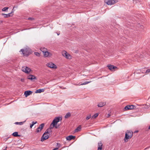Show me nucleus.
Listing matches in <instances>:
<instances>
[{
	"mask_svg": "<svg viewBox=\"0 0 150 150\" xmlns=\"http://www.w3.org/2000/svg\"><path fill=\"white\" fill-rule=\"evenodd\" d=\"M21 51L22 52L23 55L25 56H28L30 53V49L29 48L22 49Z\"/></svg>",
	"mask_w": 150,
	"mask_h": 150,
	"instance_id": "f257e3e1",
	"label": "nucleus"
},
{
	"mask_svg": "<svg viewBox=\"0 0 150 150\" xmlns=\"http://www.w3.org/2000/svg\"><path fill=\"white\" fill-rule=\"evenodd\" d=\"M118 0H105V2L108 5H112L116 3Z\"/></svg>",
	"mask_w": 150,
	"mask_h": 150,
	"instance_id": "f03ea898",
	"label": "nucleus"
},
{
	"mask_svg": "<svg viewBox=\"0 0 150 150\" xmlns=\"http://www.w3.org/2000/svg\"><path fill=\"white\" fill-rule=\"evenodd\" d=\"M60 117H56L53 120L51 125H53V127H54L55 125H56L57 123L60 120Z\"/></svg>",
	"mask_w": 150,
	"mask_h": 150,
	"instance_id": "7ed1b4c3",
	"label": "nucleus"
},
{
	"mask_svg": "<svg viewBox=\"0 0 150 150\" xmlns=\"http://www.w3.org/2000/svg\"><path fill=\"white\" fill-rule=\"evenodd\" d=\"M46 65L48 67L51 68L55 69L57 68L56 65L52 62H50L47 63Z\"/></svg>",
	"mask_w": 150,
	"mask_h": 150,
	"instance_id": "20e7f679",
	"label": "nucleus"
},
{
	"mask_svg": "<svg viewBox=\"0 0 150 150\" xmlns=\"http://www.w3.org/2000/svg\"><path fill=\"white\" fill-rule=\"evenodd\" d=\"M44 126V124L43 123H42L41 125H40L39 127L37 128L36 129V133H38L40 132L42 130V129L43 128Z\"/></svg>",
	"mask_w": 150,
	"mask_h": 150,
	"instance_id": "39448f33",
	"label": "nucleus"
},
{
	"mask_svg": "<svg viewBox=\"0 0 150 150\" xmlns=\"http://www.w3.org/2000/svg\"><path fill=\"white\" fill-rule=\"evenodd\" d=\"M49 137V134L44 133L41 137V141L42 142H43L45 140L48 139Z\"/></svg>",
	"mask_w": 150,
	"mask_h": 150,
	"instance_id": "423d86ee",
	"label": "nucleus"
},
{
	"mask_svg": "<svg viewBox=\"0 0 150 150\" xmlns=\"http://www.w3.org/2000/svg\"><path fill=\"white\" fill-rule=\"evenodd\" d=\"M22 70L23 71L26 73H28L30 71L31 69L28 67H23L22 69Z\"/></svg>",
	"mask_w": 150,
	"mask_h": 150,
	"instance_id": "0eeeda50",
	"label": "nucleus"
},
{
	"mask_svg": "<svg viewBox=\"0 0 150 150\" xmlns=\"http://www.w3.org/2000/svg\"><path fill=\"white\" fill-rule=\"evenodd\" d=\"M63 56L65 57L67 59H70L71 56L66 51H64L62 53Z\"/></svg>",
	"mask_w": 150,
	"mask_h": 150,
	"instance_id": "6e6552de",
	"label": "nucleus"
},
{
	"mask_svg": "<svg viewBox=\"0 0 150 150\" xmlns=\"http://www.w3.org/2000/svg\"><path fill=\"white\" fill-rule=\"evenodd\" d=\"M135 108V107L133 105H127L125 107V109L126 110H127L134 109Z\"/></svg>",
	"mask_w": 150,
	"mask_h": 150,
	"instance_id": "1a4fd4ad",
	"label": "nucleus"
},
{
	"mask_svg": "<svg viewBox=\"0 0 150 150\" xmlns=\"http://www.w3.org/2000/svg\"><path fill=\"white\" fill-rule=\"evenodd\" d=\"M33 92L30 91H27L25 92L24 95L26 97H27L28 96L31 94Z\"/></svg>",
	"mask_w": 150,
	"mask_h": 150,
	"instance_id": "9d476101",
	"label": "nucleus"
},
{
	"mask_svg": "<svg viewBox=\"0 0 150 150\" xmlns=\"http://www.w3.org/2000/svg\"><path fill=\"white\" fill-rule=\"evenodd\" d=\"M27 78L28 79L32 80L33 79H35L36 77L35 76L33 75H30L28 76Z\"/></svg>",
	"mask_w": 150,
	"mask_h": 150,
	"instance_id": "9b49d317",
	"label": "nucleus"
},
{
	"mask_svg": "<svg viewBox=\"0 0 150 150\" xmlns=\"http://www.w3.org/2000/svg\"><path fill=\"white\" fill-rule=\"evenodd\" d=\"M106 104V102H100L98 103V106L99 107H102Z\"/></svg>",
	"mask_w": 150,
	"mask_h": 150,
	"instance_id": "f8f14e48",
	"label": "nucleus"
},
{
	"mask_svg": "<svg viewBox=\"0 0 150 150\" xmlns=\"http://www.w3.org/2000/svg\"><path fill=\"white\" fill-rule=\"evenodd\" d=\"M75 137L72 135H70L66 137V139L67 140H71L75 138Z\"/></svg>",
	"mask_w": 150,
	"mask_h": 150,
	"instance_id": "ddd939ff",
	"label": "nucleus"
},
{
	"mask_svg": "<svg viewBox=\"0 0 150 150\" xmlns=\"http://www.w3.org/2000/svg\"><path fill=\"white\" fill-rule=\"evenodd\" d=\"M131 137H130L127 134H125V137L124 139L125 142H127L128 140L127 139H130Z\"/></svg>",
	"mask_w": 150,
	"mask_h": 150,
	"instance_id": "4468645a",
	"label": "nucleus"
},
{
	"mask_svg": "<svg viewBox=\"0 0 150 150\" xmlns=\"http://www.w3.org/2000/svg\"><path fill=\"white\" fill-rule=\"evenodd\" d=\"M103 144L101 142L98 143V150H101L102 148Z\"/></svg>",
	"mask_w": 150,
	"mask_h": 150,
	"instance_id": "2eb2a0df",
	"label": "nucleus"
},
{
	"mask_svg": "<svg viewBox=\"0 0 150 150\" xmlns=\"http://www.w3.org/2000/svg\"><path fill=\"white\" fill-rule=\"evenodd\" d=\"M126 134H127L129 136V137H132L133 135V132L132 131H127Z\"/></svg>",
	"mask_w": 150,
	"mask_h": 150,
	"instance_id": "dca6fc26",
	"label": "nucleus"
},
{
	"mask_svg": "<svg viewBox=\"0 0 150 150\" xmlns=\"http://www.w3.org/2000/svg\"><path fill=\"white\" fill-rule=\"evenodd\" d=\"M81 130V127L80 125H79L76 129L75 130V132H77L80 131Z\"/></svg>",
	"mask_w": 150,
	"mask_h": 150,
	"instance_id": "f3484780",
	"label": "nucleus"
},
{
	"mask_svg": "<svg viewBox=\"0 0 150 150\" xmlns=\"http://www.w3.org/2000/svg\"><path fill=\"white\" fill-rule=\"evenodd\" d=\"M44 91V90L42 89H38L35 91V93H41L42 92H43Z\"/></svg>",
	"mask_w": 150,
	"mask_h": 150,
	"instance_id": "a211bd4d",
	"label": "nucleus"
},
{
	"mask_svg": "<svg viewBox=\"0 0 150 150\" xmlns=\"http://www.w3.org/2000/svg\"><path fill=\"white\" fill-rule=\"evenodd\" d=\"M52 130L51 128L47 129L44 132L45 134H47L50 135V133L51 132Z\"/></svg>",
	"mask_w": 150,
	"mask_h": 150,
	"instance_id": "6ab92c4d",
	"label": "nucleus"
},
{
	"mask_svg": "<svg viewBox=\"0 0 150 150\" xmlns=\"http://www.w3.org/2000/svg\"><path fill=\"white\" fill-rule=\"evenodd\" d=\"M13 136L15 137H20V135L18 134V132H14L12 134Z\"/></svg>",
	"mask_w": 150,
	"mask_h": 150,
	"instance_id": "aec40b11",
	"label": "nucleus"
},
{
	"mask_svg": "<svg viewBox=\"0 0 150 150\" xmlns=\"http://www.w3.org/2000/svg\"><path fill=\"white\" fill-rule=\"evenodd\" d=\"M43 54H44V56L45 57H47L50 54H51L48 52L47 50Z\"/></svg>",
	"mask_w": 150,
	"mask_h": 150,
	"instance_id": "412c9836",
	"label": "nucleus"
},
{
	"mask_svg": "<svg viewBox=\"0 0 150 150\" xmlns=\"http://www.w3.org/2000/svg\"><path fill=\"white\" fill-rule=\"evenodd\" d=\"M40 50L43 52V53L46 52L47 50V49L45 48H41L40 49Z\"/></svg>",
	"mask_w": 150,
	"mask_h": 150,
	"instance_id": "4be33fe9",
	"label": "nucleus"
},
{
	"mask_svg": "<svg viewBox=\"0 0 150 150\" xmlns=\"http://www.w3.org/2000/svg\"><path fill=\"white\" fill-rule=\"evenodd\" d=\"M108 69L111 70H112V69H115V67L114 66H113V65H110L108 66Z\"/></svg>",
	"mask_w": 150,
	"mask_h": 150,
	"instance_id": "5701e85b",
	"label": "nucleus"
},
{
	"mask_svg": "<svg viewBox=\"0 0 150 150\" xmlns=\"http://www.w3.org/2000/svg\"><path fill=\"white\" fill-rule=\"evenodd\" d=\"M71 114L70 112L67 113L65 116V117L66 118H67L70 117L71 116Z\"/></svg>",
	"mask_w": 150,
	"mask_h": 150,
	"instance_id": "b1692460",
	"label": "nucleus"
},
{
	"mask_svg": "<svg viewBox=\"0 0 150 150\" xmlns=\"http://www.w3.org/2000/svg\"><path fill=\"white\" fill-rule=\"evenodd\" d=\"M91 82V81H85L83 83H81V84L79 85H84L87 84L89 83H90Z\"/></svg>",
	"mask_w": 150,
	"mask_h": 150,
	"instance_id": "393cba45",
	"label": "nucleus"
},
{
	"mask_svg": "<svg viewBox=\"0 0 150 150\" xmlns=\"http://www.w3.org/2000/svg\"><path fill=\"white\" fill-rule=\"evenodd\" d=\"M98 113H96L94 115L92 116V117L93 119H95L98 116Z\"/></svg>",
	"mask_w": 150,
	"mask_h": 150,
	"instance_id": "a878e982",
	"label": "nucleus"
},
{
	"mask_svg": "<svg viewBox=\"0 0 150 150\" xmlns=\"http://www.w3.org/2000/svg\"><path fill=\"white\" fill-rule=\"evenodd\" d=\"M13 12L12 11L11 13L7 14V18L13 16Z\"/></svg>",
	"mask_w": 150,
	"mask_h": 150,
	"instance_id": "bb28decb",
	"label": "nucleus"
},
{
	"mask_svg": "<svg viewBox=\"0 0 150 150\" xmlns=\"http://www.w3.org/2000/svg\"><path fill=\"white\" fill-rule=\"evenodd\" d=\"M24 122H16L15 124L16 125H22L23 124V123Z\"/></svg>",
	"mask_w": 150,
	"mask_h": 150,
	"instance_id": "cd10ccee",
	"label": "nucleus"
},
{
	"mask_svg": "<svg viewBox=\"0 0 150 150\" xmlns=\"http://www.w3.org/2000/svg\"><path fill=\"white\" fill-rule=\"evenodd\" d=\"M8 7H4L2 9V11H6V10H8Z\"/></svg>",
	"mask_w": 150,
	"mask_h": 150,
	"instance_id": "c85d7f7f",
	"label": "nucleus"
},
{
	"mask_svg": "<svg viewBox=\"0 0 150 150\" xmlns=\"http://www.w3.org/2000/svg\"><path fill=\"white\" fill-rule=\"evenodd\" d=\"M91 117V115H89L88 116H87L86 117V119L88 120Z\"/></svg>",
	"mask_w": 150,
	"mask_h": 150,
	"instance_id": "c756f323",
	"label": "nucleus"
},
{
	"mask_svg": "<svg viewBox=\"0 0 150 150\" xmlns=\"http://www.w3.org/2000/svg\"><path fill=\"white\" fill-rule=\"evenodd\" d=\"M1 15L2 16H3L4 18H7V14H5L4 13H2Z\"/></svg>",
	"mask_w": 150,
	"mask_h": 150,
	"instance_id": "7c9ffc66",
	"label": "nucleus"
},
{
	"mask_svg": "<svg viewBox=\"0 0 150 150\" xmlns=\"http://www.w3.org/2000/svg\"><path fill=\"white\" fill-rule=\"evenodd\" d=\"M34 54L36 56H39L40 55L39 53L38 52H35Z\"/></svg>",
	"mask_w": 150,
	"mask_h": 150,
	"instance_id": "2f4dec72",
	"label": "nucleus"
},
{
	"mask_svg": "<svg viewBox=\"0 0 150 150\" xmlns=\"http://www.w3.org/2000/svg\"><path fill=\"white\" fill-rule=\"evenodd\" d=\"M61 146V145L60 144H59V146H58V147H57L56 148H54L53 150H57Z\"/></svg>",
	"mask_w": 150,
	"mask_h": 150,
	"instance_id": "473e14b6",
	"label": "nucleus"
},
{
	"mask_svg": "<svg viewBox=\"0 0 150 150\" xmlns=\"http://www.w3.org/2000/svg\"><path fill=\"white\" fill-rule=\"evenodd\" d=\"M28 19L30 21H32L34 19V18H28Z\"/></svg>",
	"mask_w": 150,
	"mask_h": 150,
	"instance_id": "72a5a7b5",
	"label": "nucleus"
},
{
	"mask_svg": "<svg viewBox=\"0 0 150 150\" xmlns=\"http://www.w3.org/2000/svg\"><path fill=\"white\" fill-rule=\"evenodd\" d=\"M150 72V69H148L146 70V73H149Z\"/></svg>",
	"mask_w": 150,
	"mask_h": 150,
	"instance_id": "f704fd0d",
	"label": "nucleus"
},
{
	"mask_svg": "<svg viewBox=\"0 0 150 150\" xmlns=\"http://www.w3.org/2000/svg\"><path fill=\"white\" fill-rule=\"evenodd\" d=\"M37 123V122L36 121L35 122H32V124H33V125H34L35 124H36Z\"/></svg>",
	"mask_w": 150,
	"mask_h": 150,
	"instance_id": "c9c22d12",
	"label": "nucleus"
},
{
	"mask_svg": "<svg viewBox=\"0 0 150 150\" xmlns=\"http://www.w3.org/2000/svg\"><path fill=\"white\" fill-rule=\"evenodd\" d=\"M149 105H145L144 107L146 108H149Z\"/></svg>",
	"mask_w": 150,
	"mask_h": 150,
	"instance_id": "e433bc0d",
	"label": "nucleus"
},
{
	"mask_svg": "<svg viewBox=\"0 0 150 150\" xmlns=\"http://www.w3.org/2000/svg\"><path fill=\"white\" fill-rule=\"evenodd\" d=\"M21 81L22 82H24V79H21Z\"/></svg>",
	"mask_w": 150,
	"mask_h": 150,
	"instance_id": "4c0bfd02",
	"label": "nucleus"
},
{
	"mask_svg": "<svg viewBox=\"0 0 150 150\" xmlns=\"http://www.w3.org/2000/svg\"><path fill=\"white\" fill-rule=\"evenodd\" d=\"M55 128H56V129H57V128H59V125H58V126H55Z\"/></svg>",
	"mask_w": 150,
	"mask_h": 150,
	"instance_id": "58836bf2",
	"label": "nucleus"
},
{
	"mask_svg": "<svg viewBox=\"0 0 150 150\" xmlns=\"http://www.w3.org/2000/svg\"><path fill=\"white\" fill-rule=\"evenodd\" d=\"M33 125L32 124H30V128H31Z\"/></svg>",
	"mask_w": 150,
	"mask_h": 150,
	"instance_id": "ea45409f",
	"label": "nucleus"
},
{
	"mask_svg": "<svg viewBox=\"0 0 150 150\" xmlns=\"http://www.w3.org/2000/svg\"><path fill=\"white\" fill-rule=\"evenodd\" d=\"M59 144H59L58 143H57V146L58 147L59 146Z\"/></svg>",
	"mask_w": 150,
	"mask_h": 150,
	"instance_id": "a19ab883",
	"label": "nucleus"
},
{
	"mask_svg": "<svg viewBox=\"0 0 150 150\" xmlns=\"http://www.w3.org/2000/svg\"><path fill=\"white\" fill-rule=\"evenodd\" d=\"M149 148V147H147V148H145L144 149V150L146 149H148Z\"/></svg>",
	"mask_w": 150,
	"mask_h": 150,
	"instance_id": "79ce46f5",
	"label": "nucleus"
},
{
	"mask_svg": "<svg viewBox=\"0 0 150 150\" xmlns=\"http://www.w3.org/2000/svg\"><path fill=\"white\" fill-rule=\"evenodd\" d=\"M60 87L61 88L64 89L66 88H62V87Z\"/></svg>",
	"mask_w": 150,
	"mask_h": 150,
	"instance_id": "37998d69",
	"label": "nucleus"
},
{
	"mask_svg": "<svg viewBox=\"0 0 150 150\" xmlns=\"http://www.w3.org/2000/svg\"><path fill=\"white\" fill-rule=\"evenodd\" d=\"M4 150H6V149H4Z\"/></svg>",
	"mask_w": 150,
	"mask_h": 150,
	"instance_id": "c03bdc74",
	"label": "nucleus"
},
{
	"mask_svg": "<svg viewBox=\"0 0 150 150\" xmlns=\"http://www.w3.org/2000/svg\"><path fill=\"white\" fill-rule=\"evenodd\" d=\"M57 34L58 35H59V34H58V33H57Z\"/></svg>",
	"mask_w": 150,
	"mask_h": 150,
	"instance_id": "a18cd8bd",
	"label": "nucleus"
},
{
	"mask_svg": "<svg viewBox=\"0 0 150 150\" xmlns=\"http://www.w3.org/2000/svg\"><path fill=\"white\" fill-rule=\"evenodd\" d=\"M62 119V118H61L60 119V120H61Z\"/></svg>",
	"mask_w": 150,
	"mask_h": 150,
	"instance_id": "49530a36",
	"label": "nucleus"
}]
</instances>
